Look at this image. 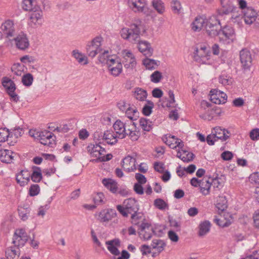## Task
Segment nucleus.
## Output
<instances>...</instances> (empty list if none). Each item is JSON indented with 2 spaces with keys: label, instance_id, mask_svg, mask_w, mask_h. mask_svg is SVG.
Segmentation results:
<instances>
[{
  "label": "nucleus",
  "instance_id": "nucleus-1",
  "mask_svg": "<svg viewBox=\"0 0 259 259\" xmlns=\"http://www.w3.org/2000/svg\"><path fill=\"white\" fill-rule=\"evenodd\" d=\"M132 223L138 227V233L141 239L146 241L151 239L155 233L154 229L143 214L133 215Z\"/></svg>",
  "mask_w": 259,
  "mask_h": 259
},
{
  "label": "nucleus",
  "instance_id": "nucleus-2",
  "mask_svg": "<svg viewBox=\"0 0 259 259\" xmlns=\"http://www.w3.org/2000/svg\"><path fill=\"white\" fill-rule=\"evenodd\" d=\"M108 51H104L99 56V60L102 63H106L108 69L111 74L114 76H118L122 72V65L120 60L115 56H108Z\"/></svg>",
  "mask_w": 259,
  "mask_h": 259
},
{
  "label": "nucleus",
  "instance_id": "nucleus-3",
  "mask_svg": "<svg viewBox=\"0 0 259 259\" xmlns=\"http://www.w3.org/2000/svg\"><path fill=\"white\" fill-rule=\"evenodd\" d=\"M143 27L140 21L130 25L129 28H123L120 30L122 38L133 44H137L140 39L141 30Z\"/></svg>",
  "mask_w": 259,
  "mask_h": 259
},
{
  "label": "nucleus",
  "instance_id": "nucleus-4",
  "mask_svg": "<svg viewBox=\"0 0 259 259\" xmlns=\"http://www.w3.org/2000/svg\"><path fill=\"white\" fill-rule=\"evenodd\" d=\"M29 135L44 145L52 147L55 144L54 134L48 131H38L36 130H30L29 132Z\"/></svg>",
  "mask_w": 259,
  "mask_h": 259
},
{
  "label": "nucleus",
  "instance_id": "nucleus-5",
  "mask_svg": "<svg viewBox=\"0 0 259 259\" xmlns=\"http://www.w3.org/2000/svg\"><path fill=\"white\" fill-rule=\"evenodd\" d=\"M117 209L124 217H127L128 213L133 215L142 214L138 212L139 210L138 203L134 198H129L123 201V205H117Z\"/></svg>",
  "mask_w": 259,
  "mask_h": 259
},
{
  "label": "nucleus",
  "instance_id": "nucleus-6",
  "mask_svg": "<svg viewBox=\"0 0 259 259\" xmlns=\"http://www.w3.org/2000/svg\"><path fill=\"white\" fill-rule=\"evenodd\" d=\"M230 135V134L228 130L217 126L213 128L211 134L207 136L206 142L208 145H213L218 140L225 141L229 138Z\"/></svg>",
  "mask_w": 259,
  "mask_h": 259
},
{
  "label": "nucleus",
  "instance_id": "nucleus-7",
  "mask_svg": "<svg viewBox=\"0 0 259 259\" xmlns=\"http://www.w3.org/2000/svg\"><path fill=\"white\" fill-rule=\"evenodd\" d=\"M218 37L221 42L226 45L230 44L236 39L235 30L233 27L229 25L222 27Z\"/></svg>",
  "mask_w": 259,
  "mask_h": 259
},
{
  "label": "nucleus",
  "instance_id": "nucleus-8",
  "mask_svg": "<svg viewBox=\"0 0 259 259\" xmlns=\"http://www.w3.org/2000/svg\"><path fill=\"white\" fill-rule=\"evenodd\" d=\"M103 38L101 36H97L91 41H89L85 47V51L89 57L92 58L101 52L102 51L101 45Z\"/></svg>",
  "mask_w": 259,
  "mask_h": 259
},
{
  "label": "nucleus",
  "instance_id": "nucleus-9",
  "mask_svg": "<svg viewBox=\"0 0 259 259\" xmlns=\"http://www.w3.org/2000/svg\"><path fill=\"white\" fill-rule=\"evenodd\" d=\"M221 27V22L216 16L210 17L206 21L205 29L207 34L211 37L219 36Z\"/></svg>",
  "mask_w": 259,
  "mask_h": 259
},
{
  "label": "nucleus",
  "instance_id": "nucleus-10",
  "mask_svg": "<svg viewBox=\"0 0 259 259\" xmlns=\"http://www.w3.org/2000/svg\"><path fill=\"white\" fill-rule=\"evenodd\" d=\"M210 52L208 48L205 46H201L200 48H196L194 53V60L201 64H207L210 59Z\"/></svg>",
  "mask_w": 259,
  "mask_h": 259
},
{
  "label": "nucleus",
  "instance_id": "nucleus-11",
  "mask_svg": "<svg viewBox=\"0 0 259 259\" xmlns=\"http://www.w3.org/2000/svg\"><path fill=\"white\" fill-rule=\"evenodd\" d=\"M44 22L43 12L40 9L31 11L29 14L28 24L32 28H37Z\"/></svg>",
  "mask_w": 259,
  "mask_h": 259
},
{
  "label": "nucleus",
  "instance_id": "nucleus-12",
  "mask_svg": "<svg viewBox=\"0 0 259 259\" xmlns=\"http://www.w3.org/2000/svg\"><path fill=\"white\" fill-rule=\"evenodd\" d=\"M124 131L125 138L127 136L133 141H137L140 136L139 130L132 120L125 122Z\"/></svg>",
  "mask_w": 259,
  "mask_h": 259
},
{
  "label": "nucleus",
  "instance_id": "nucleus-13",
  "mask_svg": "<svg viewBox=\"0 0 259 259\" xmlns=\"http://www.w3.org/2000/svg\"><path fill=\"white\" fill-rule=\"evenodd\" d=\"M127 4L129 8L136 13H143L145 15H148L149 13L146 2L140 0H128Z\"/></svg>",
  "mask_w": 259,
  "mask_h": 259
},
{
  "label": "nucleus",
  "instance_id": "nucleus-14",
  "mask_svg": "<svg viewBox=\"0 0 259 259\" xmlns=\"http://www.w3.org/2000/svg\"><path fill=\"white\" fill-rule=\"evenodd\" d=\"M28 239V236L23 229L16 230L13 237L14 245L19 247L23 246Z\"/></svg>",
  "mask_w": 259,
  "mask_h": 259
},
{
  "label": "nucleus",
  "instance_id": "nucleus-15",
  "mask_svg": "<svg viewBox=\"0 0 259 259\" xmlns=\"http://www.w3.org/2000/svg\"><path fill=\"white\" fill-rule=\"evenodd\" d=\"M121 55L123 58V63L125 68L133 69L136 65V61L134 54L131 51L124 50L121 52Z\"/></svg>",
  "mask_w": 259,
  "mask_h": 259
},
{
  "label": "nucleus",
  "instance_id": "nucleus-16",
  "mask_svg": "<svg viewBox=\"0 0 259 259\" xmlns=\"http://www.w3.org/2000/svg\"><path fill=\"white\" fill-rule=\"evenodd\" d=\"M240 59L243 69L249 70L252 61L250 51L247 49L242 50L240 52Z\"/></svg>",
  "mask_w": 259,
  "mask_h": 259
},
{
  "label": "nucleus",
  "instance_id": "nucleus-17",
  "mask_svg": "<svg viewBox=\"0 0 259 259\" xmlns=\"http://www.w3.org/2000/svg\"><path fill=\"white\" fill-rule=\"evenodd\" d=\"M209 95L211 101L216 104H224L227 100V95L218 89L211 90Z\"/></svg>",
  "mask_w": 259,
  "mask_h": 259
},
{
  "label": "nucleus",
  "instance_id": "nucleus-18",
  "mask_svg": "<svg viewBox=\"0 0 259 259\" xmlns=\"http://www.w3.org/2000/svg\"><path fill=\"white\" fill-rule=\"evenodd\" d=\"M222 8L217 11L218 15H228L237 9L233 4L232 0H220Z\"/></svg>",
  "mask_w": 259,
  "mask_h": 259
},
{
  "label": "nucleus",
  "instance_id": "nucleus-19",
  "mask_svg": "<svg viewBox=\"0 0 259 259\" xmlns=\"http://www.w3.org/2000/svg\"><path fill=\"white\" fill-rule=\"evenodd\" d=\"M222 113V109L218 107L214 106L211 108H208L206 113H201L200 117L206 120L210 121L216 119Z\"/></svg>",
  "mask_w": 259,
  "mask_h": 259
},
{
  "label": "nucleus",
  "instance_id": "nucleus-20",
  "mask_svg": "<svg viewBox=\"0 0 259 259\" xmlns=\"http://www.w3.org/2000/svg\"><path fill=\"white\" fill-rule=\"evenodd\" d=\"M100 144L98 143L90 144L87 147L88 152L92 157H96L97 159H99L102 155H104L106 153L105 149L102 147Z\"/></svg>",
  "mask_w": 259,
  "mask_h": 259
},
{
  "label": "nucleus",
  "instance_id": "nucleus-21",
  "mask_svg": "<svg viewBox=\"0 0 259 259\" xmlns=\"http://www.w3.org/2000/svg\"><path fill=\"white\" fill-rule=\"evenodd\" d=\"M243 18L246 24L250 25L253 22H256L257 17V14L255 11L250 7H247L243 10Z\"/></svg>",
  "mask_w": 259,
  "mask_h": 259
},
{
  "label": "nucleus",
  "instance_id": "nucleus-22",
  "mask_svg": "<svg viewBox=\"0 0 259 259\" xmlns=\"http://www.w3.org/2000/svg\"><path fill=\"white\" fill-rule=\"evenodd\" d=\"M14 40L16 47L20 50H24L29 46V41L27 36L24 33H19Z\"/></svg>",
  "mask_w": 259,
  "mask_h": 259
},
{
  "label": "nucleus",
  "instance_id": "nucleus-23",
  "mask_svg": "<svg viewBox=\"0 0 259 259\" xmlns=\"http://www.w3.org/2000/svg\"><path fill=\"white\" fill-rule=\"evenodd\" d=\"M116 213L115 210L112 209H103L98 214V219L101 222H108L115 218Z\"/></svg>",
  "mask_w": 259,
  "mask_h": 259
},
{
  "label": "nucleus",
  "instance_id": "nucleus-24",
  "mask_svg": "<svg viewBox=\"0 0 259 259\" xmlns=\"http://www.w3.org/2000/svg\"><path fill=\"white\" fill-rule=\"evenodd\" d=\"M138 48L140 52L147 57H151L153 52V50L151 47L150 44L146 40H140L138 41Z\"/></svg>",
  "mask_w": 259,
  "mask_h": 259
},
{
  "label": "nucleus",
  "instance_id": "nucleus-25",
  "mask_svg": "<svg viewBox=\"0 0 259 259\" xmlns=\"http://www.w3.org/2000/svg\"><path fill=\"white\" fill-rule=\"evenodd\" d=\"M30 173L27 170H22L16 175V180L17 184L23 187L26 185L30 181Z\"/></svg>",
  "mask_w": 259,
  "mask_h": 259
},
{
  "label": "nucleus",
  "instance_id": "nucleus-26",
  "mask_svg": "<svg viewBox=\"0 0 259 259\" xmlns=\"http://www.w3.org/2000/svg\"><path fill=\"white\" fill-rule=\"evenodd\" d=\"M136 159L127 156L125 157L122 161V167L123 169L127 172L134 171L136 169Z\"/></svg>",
  "mask_w": 259,
  "mask_h": 259
},
{
  "label": "nucleus",
  "instance_id": "nucleus-27",
  "mask_svg": "<svg viewBox=\"0 0 259 259\" xmlns=\"http://www.w3.org/2000/svg\"><path fill=\"white\" fill-rule=\"evenodd\" d=\"M1 29L7 37L12 36L15 31L13 21L11 20L5 21L2 24Z\"/></svg>",
  "mask_w": 259,
  "mask_h": 259
},
{
  "label": "nucleus",
  "instance_id": "nucleus-28",
  "mask_svg": "<svg viewBox=\"0 0 259 259\" xmlns=\"http://www.w3.org/2000/svg\"><path fill=\"white\" fill-rule=\"evenodd\" d=\"M125 122L117 120L113 125V128L119 139L125 138Z\"/></svg>",
  "mask_w": 259,
  "mask_h": 259
},
{
  "label": "nucleus",
  "instance_id": "nucleus-29",
  "mask_svg": "<svg viewBox=\"0 0 259 259\" xmlns=\"http://www.w3.org/2000/svg\"><path fill=\"white\" fill-rule=\"evenodd\" d=\"M16 155V154L11 150L6 149L0 150V160L4 163H11Z\"/></svg>",
  "mask_w": 259,
  "mask_h": 259
},
{
  "label": "nucleus",
  "instance_id": "nucleus-30",
  "mask_svg": "<svg viewBox=\"0 0 259 259\" xmlns=\"http://www.w3.org/2000/svg\"><path fill=\"white\" fill-rule=\"evenodd\" d=\"M165 139V143L172 149H175L177 147L182 148L184 146L182 140L176 138L174 136L169 135Z\"/></svg>",
  "mask_w": 259,
  "mask_h": 259
},
{
  "label": "nucleus",
  "instance_id": "nucleus-31",
  "mask_svg": "<svg viewBox=\"0 0 259 259\" xmlns=\"http://www.w3.org/2000/svg\"><path fill=\"white\" fill-rule=\"evenodd\" d=\"M207 19L203 16H197L191 24V28L194 31H200L202 27L205 28Z\"/></svg>",
  "mask_w": 259,
  "mask_h": 259
},
{
  "label": "nucleus",
  "instance_id": "nucleus-32",
  "mask_svg": "<svg viewBox=\"0 0 259 259\" xmlns=\"http://www.w3.org/2000/svg\"><path fill=\"white\" fill-rule=\"evenodd\" d=\"M118 138L117 135L112 130L104 131V142L108 145H113L117 143Z\"/></svg>",
  "mask_w": 259,
  "mask_h": 259
},
{
  "label": "nucleus",
  "instance_id": "nucleus-33",
  "mask_svg": "<svg viewBox=\"0 0 259 259\" xmlns=\"http://www.w3.org/2000/svg\"><path fill=\"white\" fill-rule=\"evenodd\" d=\"M106 244L108 245L107 249L113 255H118L120 254V252L117 246H120V241L118 239L107 241Z\"/></svg>",
  "mask_w": 259,
  "mask_h": 259
},
{
  "label": "nucleus",
  "instance_id": "nucleus-34",
  "mask_svg": "<svg viewBox=\"0 0 259 259\" xmlns=\"http://www.w3.org/2000/svg\"><path fill=\"white\" fill-rule=\"evenodd\" d=\"M23 134V131L20 127H16L9 130V141L14 145L17 141V139L20 137Z\"/></svg>",
  "mask_w": 259,
  "mask_h": 259
},
{
  "label": "nucleus",
  "instance_id": "nucleus-35",
  "mask_svg": "<svg viewBox=\"0 0 259 259\" xmlns=\"http://www.w3.org/2000/svg\"><path fill=\"white\" fill-rule=\"evenodd\" d=\"M72 56L79 64L85 65L89 63V60L87 56L78 50H73L72 52Z\"/></svg>",
  "mask_w": 259,
  "mask_h": 259
},
{
  "label": "nucleus",
  "instance_id": "nucleus-36",
  "mask_svg": "<svg viewBox=\"0 0 259 259\" xmlns=\"http://www.w3.org/2000/svg\"><path fill=\"white\" fill-rule=\"evenodd\" d=\"M19 247L14 246L7 248L6 255L8 259H18L20 256Z\"/></svg>",
  "mask_w": 259,
  "mask_h": 259
},
{
  "label": "nucleus",
  "instance_id": "nucleus-37",
  "mask_svg": "<svg viewBox=\"0 0 259 259\" xmlns=\"http://www.w3.org/2000/svg\"><path fill=\"white\" fill-rule=\"evenodd\" d=\"M151 246L153 249H156L158 253H160L164 250L166 246V243L163 240L155 239L152 241Z\"/></svg>",
  "mask_w": 259,
  "mask_h": 259
},
{
  "label": "nucleus",
  "instance_id": "nucleus-38",
  "mask_svg": "<svg viewBox=\"0 0 259 259\" xmlns=\"http://www.w3.org/2000/svg\"><path fill=\"white\" fill-rule=\"evenodd\" d=\"M200 191L204 195H207L209 194L210 189L211 187L210 182L206 179H203L200 181L199 185Z\"/></svg>",
  "mask_w": 259,
  "mask_h": 259
},
{
  "label": "nucleus",
  "instance_id": "nucleus-39",
  "mask_svg": "<svg viewBox=\"0 0 259 259\" xmlns=\"http://www.w3.org/2000/svg\"><path fill=\"white\" fill-rule=\"evenodd\" d=\"M102 183L106 188L109 189L112 193H116L118 187L117 183L111 179H104Z\"/></svg>",
  "mask_w": 259,
  "mask_h": 259
},
{
  "label": "nucleus",
  "instance_id": "nucleus-40",
  "mask_svg": "<svg viewBox=\"0 0 259 259\" xmlns=\"http://www.w3.org/2000/svg\"><path fill=\"white\" fill-rule=\"evenodd\" d=\"M133 96L137 100L144 101L147 97L146 91L140 88H136L133 92Z\"/></svg>",
  "mask_w": 259,
  "mask_h": 259
},
{
  "label": "nucleus",
  "instance_id": "nucleus-41",
  "mask_svg": "<svg viewBox=\"0 0 259 259\" xmlns=\"http://www.w3.org/2000/svg\"><path fill=\"white\" fill-rule=\"evenodd\" d=\"M210 223L208 221H205L199 225L198 235L200 237L205 235L210 230Z\"/></svg>",
  "mask_w": 259,
  "mask_h": 259
},
{
  "label": "nucleus",
  "instance_id": "nucleus-42",
  "mask_svg": "<svg viewBox=\"0 0 259 259\" xmlns=\"http://www.w3.org/2000/svg\"><path fill=\"white\" fill-rule=\"evenodd\" d=\"M2 84L6 89L7 93L10 91L16 90L15 83L8 77H5L3 78Z\"/></svg>",
  "mask_w": 259,
  "mask_h": 259
},
{
  "label": "nucleus",
  "instance_id": "nucleus-43",
  "mask_svg": "<svg viewBox=\"0 0 259 259\" xmlns=\"http://www.w3.org/2000/svg\"><path fill=\"white\" fill-rule=\"evenodd\" d=\"M139 124L143 131L149 132L152 128V122L146 118H141L139 120Z\"/></svg>",
  "mask_w": 259,
  "mask_h": 259
},
{
  "label": "nucleus",
  "instance_id": "nucleus-44",
  "mask_svg": "<svg viewBox=\"0 0 259 259\" xmlns=\"http://www.w3.org/2000/svg\"><path fill=\"white\" fill-rule=\"evenodd\" d=\"M177 157L181 158L183 161L188 162L193 159L194 155L192 153L186 151H183V152L179 151L177 153Z\"/></svg>",
  "mask_w": 259,
  "mask_h": 259
},
{
  "label": "nucleus",
  "instance_id": "nucleus-45",
  "mask_svg": "<svg viewBox=\"0 0 259 259\" xmlns=\"http://www.w3.org/2000/svg\"><path fill=\"white\" fill-rule=\"evenodd\" d=\"M35 169L33 170L32 174H30V177L32 181L38 183L42 179V175L41 169L37 167H34Z\"/></svg>",
  "mask_w": 259,
  "mask_h": 259
},
{
  "label": "nucleus",
  "instance_id": "nucleus-46",
  "mask_svg": "<svg viewBox=\"0 0 259 259\" xmlns=\"http://www.w3.org/2000/svg\"><path fill=\"white\" fill-rule=\"evenodd\" d=\"M152 5L154 9L159 14H162L165 10L163 3L161 0H153Z\"/></svg>",
  "mask_w": 259,
  "mask_h": 259
},
{
  "label": "nucleus",
  "instance_id": "nucleus-47",
  "mask_svg": "<svg viewBox=\"0 0 259 259\" xmlns=\"http://www.w3.org/2000/svg\"><path fill=\"white\" fill-rule=\"evenodd\" d=\"M18 210L19 215L22 221H25L28 220L30 212V209L29 208H24L20 207H19Z\"/></svg>",
  "mask_w": 259,
  "mask_h": 259
},
{
  "label": "nucleus",
  "instance_id": "nucleus-48",
  "mask_svg": "<svg viewBox=\"0 0 259 259\" xmlns=\"http://www.w3.org/2000/svg\"><path fill=\"white\" fill-rule=\"evenodd\" d=\"M125 113L127 117L131 120L134 119H136L138 115L137 109L135 107H132L131 106L125 111Z\"/></svg>",
  "mask_w": 259,
  "mask_h": 259
},
{
  "label": "nucleus",
  "instance_id": "nucleus-49",
  "mask_svg": "<svg viewBox=\"0 0 259 259\" xmlns=\"http://www.w3.org/2000/svg\"><path fill=\"white\" fill-rule=\"evenodd\" d=\"M168 96L169 100L167 102H163L162 104V106L163 107H175V103L176 101L175 99V95L174 92L172 91L169 90L168 91Z\"/></svg>",
  "mask_w": 259,
  "mask_h": 259
},
{
  "label": "nucleus",
  "instance_id": "nucleus-50",
  "mask_svg": "<svg viewBox=\"0 0 259 259\" xmlns=\"http://www.w3.org/2000/svg\"><path fill=\"white\" fill-rule=\"evenodd\" d=\"M143 63L145 66L146 68L149 70L154 69L158 66L156 61L148 58L144 59Z\"/></svg>",
  "mask_w": 259,
  "mask_h": 259
},
{
  "label": "nucleus",
  "instance_id": "nucleus-51",
  "mask_svg": "<svg viewBox=\"0 0 259 259\" xmlns=\"http://www.w3.org/2000/svg\"><path fill=\"white\" fill-rule=\"evenodd\" d=\"M154 107V104L150 101H147V103L144 106L142 112L146 116H149L152 112Z\"/></svg>",
  "mask_w": 259,
  "mask_h": 259
},
{
  "label": "nucleus",
  "instance_id": "nucleus-52",
  "mask_svg": "<svg viewBox=\"0 0 259 259\" xmlns=\"http://www.w3.org/2000/svg\"><path fill=\"white\" fill-rule=\"evenodd\" d=\"M93 137L96 143L102 144L104 142V132L103 133L100 130L97 131L94 133Z\"/></svg>",
  "mask_w": 259,
  "mask_h": 259
},
{
  "label": "nucleus",
  "instance_id": "nucleus-53",
  "mask_svg": "<svg viewBox=\"0 0 259 259\" xmlns=\"http://www.w3.org/2000/svg\"><path fill=\"white\" fill-rule=\"evenodd\" d=\"M33 81V77L31 74L27 73L24 75L22 77V82L23 84L27 87L30 86Z\"/></svg>",
  "mask_w": 259,
  "mask_h": 259
},
{
  "label": "nucleus",
  "instance_id": "nucleus-54",
  "mask_svg": "<svg viewBox=\"0 0 259 259\" xmlns=\"http://www.w3.org/2000/svg\"><path fill=\"white\" fill-rule=\"evenodd\" d=\"M162 78V74L159 71H155L150 75V80L154 83H158L160 81Z\"/></svg>",
  "mask_w": 259,
  "mask_h": 259
},
{
  "label": "nucleus",
  "instance_id": "nucleus-55",
  "mask_svg": "<svg viewBox=\"0 0 259 259\" xmlns=\"http://www.w3.org/2000/svg\"><path fill=\"white\" fill-rule=\"evenodd\" d=\"M9 130L6 128H0V142L9 141Z\"/></svg>",
  "mask_w": 259,
  "mask_h": 259
},
{
  "label": "nucleus",
  "instance_id": "nucleus-56",
  "mask_svg": "<svg viewBox=\"0 0 259 259\" xmlns=\"http://www.w3.org/2000/svg\"><path fill=\"white\" fill-rule=\"evenodd\" d=\"M171 9L174 13L179 14L182 8L180 2L178 0H172L171 3Z\"/></svg>",
  "mask_w": 259,
  "mask_h": 259
},
{
  "label": "nucleus",
  "instance_id": "nucleus-57",
  "mask_svg": "<svg viewBox=\"0 0 259 259\" xmlns=\"http://www.w3.org/2000/svg\"><path fill=\"white\" fill-rule=\"evenodd\" d=\"M40 192V188L38 184L31 185L29 190V194L30 196L37 195Z\"/></svg>",
  "mask_w": 259,
  "mask_h": 259
},
{
  "label": "nucleus",
  "instance_id": "nucleus-58",
  "mask_svg": "<svg viewBox=\"0 0 259 259\" xmlns=\"http://www.w3.org/2000/svg\"><path fill=\"white\" fill-rule=\"evenodd\" d=\"M155 206L159 209L163 210L167 207V204L162 199L160 198L156 199L154 200Z\"/></svg>",
  "mask_w": 259,
  "mask_h": 259
},
{
  "label": "nucleus",
  "instance_id": "nucleus-59",
  "mask_svg": "<svg viewBox=\"0 0 259 259\" xmlns=\"http://www.w3.org/2000/svg\"><path fill=\"white\" fill-rule=\"evenodd\" d=\"M219 80V82L224 85H230L232 83L231 77L224 75H221Z\"/></svg>",
  "mask_w": 259,
  "mask_h": 259
},
{
  "label": "nucleus",
  "instance_id": "nucleus-60",
  "mask_svg": "<svg viewBox=\"0 0 259 259\" xmlns=\"http://www.w3.org/2000/svg\"><path fill=\"white\" fill-rule=\"evenodd\" d=\"M169 239L173 242H177L179 241V237L176 232L170 230L167 233Z\"/></svg>",
  "mask_w": 259,
  "mask_h": 259
},
{
  "label": "nucleus",
  "instance_id": "nucleus-61",
  "mask_svg": "<svg viewBox=\"0 0 259 259\" xmlns=\"http://www.w3.org/2000/svg\"><path fill=\"white\" fill-rule=\"evenodd\" d=\"M117 106L120 110L122 112H125L130 106V105L124 101H120L118 103Z\"/></svg>",
  "mask_w": 259,
  "mask_h": 259
},
{
  "label": "nucleus",
  "instance_id": "nucleus-62",
  "mask_svg": "<svg viewBox=\"0 0 259 259\" xmlns=\"http://www.w3.org/2000/svg\"><path fill=\"white\" fill-rule=\"evenodd\" d=\"M154 167L156 171L162 173L164 172V164L160 162H155L154 163Z\"/></svg>",
  "mask_w": 259,
  "mask_h": 259
},
{
  "label": "nucleus",
  "instance_id": "nucleus-63",
  "mask_svg": "<svg viewBox=\"0 0 259 259\" xmlns=\"http://www.w3.org/2000/svg\"><path fill=\"white\" fill-rule=\"evenodd\" d=\"M104 198V196L102 193H98L94 197V202L96 204L99 205L103 202Z\"/></svg>",
  "mask_w": 259,
  "mask_h": 259
},
{
  "label": "nucleus",
  "instance_id": "nucleus-64",
  "mask_svg": "<svg viewBox=\"0 0 259 259\" xmlns=\"http://www.w3.org/2000/svg\"><path fill=\"white\" fill-rule=\"evenodd\" d=\"M250 137L252 140H257L259 138V128L252 130L250 133Z\"/></svg>",
  "mask_w": 259,
  "mask_h": 259
}]
</instances>
